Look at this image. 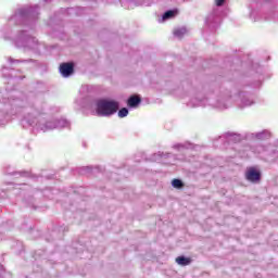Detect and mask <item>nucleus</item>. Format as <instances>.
Segmentation results:
<instances>
[{
  "mask_svg": "<svg viewBox=\"0 0 278 278\" xmlns=\"http://www.w3.org/2000/svg\"><path fill=\"white\" fill-rule=\"evenodd\" d=\"M2 73H5V67H2Z\"/></svg>",
  "mask_w": 278,
  "mask_h": 278,
  "instance_id": "obj_25",
  "label": "nucleus"
},
{
  "mask_svg": "<svg viewBox=\"0 0 278 278\" xmlns=\"http://www.w3.org/2000/svg\"><path fill=\"white\" fill-rule=\"evenodd\" d=\"M264 16L266 21H277L278 18V4H264L262 10L254 9L250 13V18L252 21H260V16Z\"/></svg>",
  "mask_w": 278,
  "mask_h": 278,
  "instance_id": "obj_5",
  "label": "nucleus"
},
{
  "mask_svg": "<svg viewBox=\"0 0 278 278\" xmlns=\"http://www.w3.org/2000/svg\"><path fill=\"white\" fill-rule=\"evenodd\" d=\"M245 179L248 181H251L252 184H257L261 179L260 172H257L255 168L251 167L245 172Z\"/></svg>",
  "mask_w": 278,
  "mask_h": 278,
  "instance_id": "obj_9",
  "label": "nucleus"
},
{
  "mask_svg": "<svg viewBox=\"0 0 278 278\" xmlns=\"http://www.w3.org/2000/svg\"><path fill=\"white\" fill-rule=\"evenodd\" d=\"M257 153H264L266 155L268 162H277L278 164V151L275 150L273 146H260L257 148Z\"/></svg>",
  "mask_w": 278,
  "mask_h": 278,
  "instance_id": "obj_7",
  "label": "nucleus"
},
{
  "mask_svg": "<svg viewBox=\"0 0 278 278\" xmlns=\"http://www.w3.org/2000/svg\"><path fill=\"white\" fill-rule=\"evenodd\" d=\"M17 92L13 91L10 93V99H3L2 103L9 105L12 110L21 112L24 110L25 116L22 119L23 127H33L37 131H51L52 129H64V127H70L71 123L65 118L59 121H47L42 116H38L36 111L29 112L28 108H25V100L16 98Z\"/></svg>",
  "mask_w": 278,
  "mask_h": 278,
  "instance_id": "obj_1",
  "label": "nucleus"
},
{
  "mask_svg": "<svg viewBox=\"0 0 278 278\" xmlns=\"http://www.w3.org/2000/svg\"><path fill=\"white\" fill-rule=\"evenodd\" d=\"M229 105H231V100H228V103H225V100H219L215 104V108H217V110H227Z\"/></svg>",
  "mask_w": 278,
  "mask_h": 278,
  "instance_id": "obj_17",
  "label": "nucleus"
},
{
  "mask_svg": "<svg viewBox=\"0 0 278 278\" xmlns=\"http://www.w3.org/2000/svg\"><path fill=\"white\" fill-rule=\"evenodd\" d=\"M140 98L132 96L128 99V106L129 108H138V105H140Z\"/></svg>",
  "mask_w": 278,
  "mask_h": 278,
  "instance_id": "obj_15",
  "label": "nucleus"
},
{
  "mask_svg": "<svg viewBox=\"0 0 278 278\" xmlns=\"http://www.w3.org/2000/svg\"><path fill=\"white\" fill-rule=\"evenodd\" d=\"M186 34H188V29L186 27H180V28L174 29V36L176 38H184V36H186Z\"/></svg>",
  "mask_w": 278,
  "mask_h": 278,
  "instance_id": "obj_16",
  "label": "nucleus"
},
{
  "mask_svg": "<svg viewBox=\"0 0 278 278\" xmlns=\"http://www.w3.org/2000/svg\"><path fill=\"white\" fill-rule=\"evenodd\" d=\"M38 18V5L24 7L18 9L15 14L11 17V23H23L24 25L34 24V21Z\"/></svg>",
  "mask_w": 278,
  "mask_h": 278,
  "instance_id": "obj_3",
  "label": "nucleus"
},
{
  "mask_svg": "<svg viewBox=\"0 0 278 278\" xmlns=\"http://www.w3.org/2000/svg\"><path fill=\"white\" fill-rule=\"evenodd\" d=\"M172 186L173 188H177V189L184 188V182L180 179H174L172 181Z\"/></svg>",
  "mask_w": 278,
  "mask_h": 278,
  "instance_id": "obj_19",
  "label": "nucleus"
},
{
  "mask_svg": "<svg viewBox=\"0 0 278 278\" xmlns=\"http://www.w3.org/2000/svg\"><path fill=\"white\" fill-rule=\"evenodd\" d=\"M208 102H210V100H207V99H201V97H197V98H192L188 102V106L189 108H201V106L205 108Z\"/></svg>",
  "mask_w": 278,
  "mask_h": 278,
  "instance_id": "obj_10",
  "label": "nucleus"
},
{
  "mask_svg": "<svg viewBox=\"0 0 278 278\" xmlns=\"http://www.w3.org/2000/svg\"><path fill=\"white\" fill-rule=\"evenodd\" d=\"M184 147H185L184 144H177V146H175V149H181Z\"/></svg>",
  "mask_w": 278,
  "mask_h": 278,
  "instance_id": "obj_23",
  "label": "nucleus"
},
{
  "mask_svg": "<svg viewBox=\"0 0 278 278\" xmlns=\"http://www.w3.org/2000/svg\"><path fill=\"white\" fill-rule=\"evenodd\" d=\"M250 138H252L253 140H268V138H270V132L268 130L252 132L250 134Z\"/></svg>",
  "mask_w": 278,
  "mask_h": 278,
  "instance_id": "obj_13",
  "label": "nucleus"
},
{
  "mask_svg": "<svg viewBox=\"0 0 278 278\" xmlns=\"http://www.w3.org/2000/svg\"><path fill=\"white\" fill-rule=\"evenodd\" d=\"M176 264H178L179 266H188L190 264V258L186 256H178L176 258Z\"/></svg>",
  "mask_w": 278,
  "mask_h": 278,
  "instance_id": "obj_18",
  "label": "nucleus"
},
{
  "mask_svg": "<svg viewBox=\"0 0 278 278\" xmlns=\"http://www.w3.org/2000/svg\"><path fill=\"white\" fill-rule=\"evenodd\" d=\"M215 3H216V8H220V5L225 3V0H215Z\"/></svg>",
  "mask_w": 278,
  "mask_h": 278,
  "instance_id": "obj_21",
  "label": "nucleus"
},
{
  "mask_svg": "<svg viewBox=\"0 0 278 278\" xmlns=\"http://www.w3.org/2000/svg\"><path fill=\"white\" fill-rule=\"evenodd\" d=\"M223 18V12H220V8L215 7L206 16V25L208 27H216L220 25V20Z\"/></svg>",
  "mask_w": 278,
  "mask_h": 278,
  "instance_id": "obj_6",
  "label": "nucleus"
},
{
  "mask_svg": "<svg viewBox=\"0 0 278 278\" xmlns=\"http://www.w3.org/2000/svg\"><path fill=\"white\" fill-rule=\"evenodd\" d=\"M177 14H179V10L175 9V10H169V11H166L162 18L159 20V23H164L165 21H168L170 18H175V16H177Z\"/></svg>",
  "mask_w": 278,
  "mask_h": 278,
  "instance_id": "obj_14",
  "label": "nucleus"
},
{
  "mask_svg": "<svg viewBox=\"0 0 278 278\" xmlns=\"http://www.w3.org/2000/svg\"><path fill=\"white\" fill-rule=\"evenodd\" d=\"M235 101H238V105L240 108H249L253 105V100L249 98V94L241 92L237 96V99H233Z\"/></svg>",
  "mask_w": 278,
  "mask_h": 278,
  "instance_id": "obj_8",
  "label": "nucleus"
},
{
  "mask_svg": "<svg viewBox=\"0 0 278 278\" xmlns=\"http://www.w3.org/2000/svg\"><path fill=\"white\" fill-rule=\"evenodd\" d=\"M75 71L73 63H63L60 66V73L62 77H71L72 73Z\"/></svg>",
  "mask_w": 278,
  "mask_h": 278,
  "instance_id": "obj_12",
  "label": "nucleus"
},
{
  "mask_svg": "<svg viewBox=\"0 0 278 278\" xmlns=\"http://www.w3.org/2000/svg\"><path fill=\"white\" fill-rule=\"evenodd\" d=\"M10 64H18L20 60H13L12 58L9 59Z\"/></svg>",
  "mask_w": 278,
  "mask_h": 278,
  "instance_id": "obj_22",
  "label": "nucleus"
},
{
  "mask_svg": "<svg viewBox=\"0 0 278 278\" xmlns=\"http://www.w3.org/2000/svg\"><path fill=\"white\" fill-rule=\"evenodd\" d=\"M76 105L83 110H92V100L89 97H81L76 100Z\"/></svg>",
  "mask_w": 278,
  "mask_h": 278,
  "instance_id": "obj_11",
  "label": "nucleus"
},
{
  "mask_svg": "<svg viewBox=\"0 0 278 278\" xmlns=\"http://www.w3.org/2000/svg\"><path fill=\"white\" fill-rule=\"evenodd\" d=\"M129 114V110L127 108H123L118 111V117L125 118Z\"/></svg>",
  "mask_w": 278,
  "mask_h": 278,
  "instance_id": "obj_20",
  "label": "nucleus"
},
{
  "mask_svg": "<svg viewBox=\"0 0 278 278\" xmlns=\"http://www.w3.org/2000/svg\"><path fill=\"white\" fill-rule=\"evenodd\" d=\"M13 42L17 49L34 51L35 53H39L40 50L45 48V45L38 43V39L27 34V30L25 29L17 34V36L13 39Z\"/></svg>",
  "mask_w": 278,
  "mask_h": 278,
  "instance_id": "obj_2",
  "label": "nucleus"
},
{
  "mask_svg": "<svg viewBox=\"0 0 278 278\" xmlns=\"http://www.w3.org/2000/svg\"><path fill=\"white\" fill-rule=\"evenodd\" d=\"M119 108L121 104L114 100L100 99L96 101V114L105 118L114 116Z\"/></svg>",
  "mask_w": 278,
  "mask_h": 278,
  "instance_id": "obj_4",
  "label": "nucleus"
},
{
  "mask_svg": "<svg viewBox=\"0 0 278 278\" xmlns=\"http://www.w3.org/2000/svg\"><path fill=\"white\" fill-rule=\"evenodd\" d=\"M232 137L237 138V140H240V136L238 135H232Z\"/></svg>",
  "mask_w": 278,
  "mask_h": 278,
  "instance_id": "obj_24",
  "label": "nucleus"
}]
</instances>
